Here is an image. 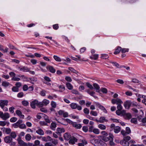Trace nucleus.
Returning a JSON list of instances; mask_svg holds the SVG:
<instances>
[{
  "label": "nucleus",
  "instance_id": "nucleus-40",
  "mask_svg": "<svg viewBox=\"0 0 146 146\" xmlns=\"http://www.w3.org/2000/svg\"><path fill=\"white\" fill-rule=\"evenodd\" d=\"M68 69L69 70H70V71H71V72H73L75 74H77L78 73V72L77 71L75 70L72 67H69L68 68Z\"/></svg>",
  "mask_w": 146,
  "mask_h": 146
},
{
  "label": "nucleus",
  "instance_id": "nucleus-14",
  "mask_svg": "<svg viewBox=\"0 0 146 146\" xmlns=\"http://www.w3.org/2000/svg\"><path fill=\"white\" fill-rule=\"evenodd\" d=\"M38 103V101L36 100L33 101L31 103V106L33 108L35 109L36 108V106H37Z\"/></svg>",
  "mask_w": 146,
  "mask_h": 146
},
{
  "label": "nucleus",
  "instance_id": "nucleus-16",
  "mask_svg": "<svg viewBox=\"0 0 146 146\" xmlns=\"http://www.w3.org/2000/svg\"><path fill=\"white\" fill-rule=\"evenodd\" d=\"M37 128L38 129L36 131V133L40 135H44V132L43 130L40 127H38Z\"/></svg>",
  "mask_w": 146,
  "mask_h": 146
},
{
  "label": "nucleus",
  "instance_id": "nucleus-62",
  "mask_svg": "<svg viewBox=\"0 0 146 146\" xmlns=\"http://www.w3.org/2000/svg\"><path fill=\"white\" fill-rule=\"evenodd\" d=\"M16 87L19 89V88L22 86L21 83L20 82H17L15 84Z\"/></svg>",
  "mask_w": 146,
  "mask_h": 146
},
{
  "label": "nucleus",
  "instance_id": "nucleus-57",
  "mask_svg": "<svg viewBox=\"0 0 146 146\" xmlns=\"http://www.w3.org/2000/svg\"><path fill=\"white\" fill-rule=\"evenodd\" d=\"M11 130L9 128H7L5 129V133L7 134L10 133H11Z\"/></svg>",
  "mask_w": 146,
  "mask_h": 146
},
{
  "label": "nucleus",
  "instance_id": "nucleus-23",
  "mask_svg": "<svg viewBox=\"0 0 146 146\" xmlns=\"http://www.w3.org/2000/svg\"><path fill=\"white\" fill-rule=\"evenodd\" d=\"M121 47L117 46L115 50L114 54H118L121 51Z\"/></svg>",
  "mask_w": 146,
  "mask_h": 146
},
{
  "label": "nucleus",
  "instance_id": "nucleus-30",
  "mask_svg": "<svg viewBox=\"0 0 146 146\" xmlns=\"http://www.w3.org/2000/svg\"><path fill=\"white\" fill-rule=\"evenodd\" d=\"M66 86L68 89L69 90H72L73 88L72 85L70 83H67L66 84Z\"/></svg>",
  "mask_w": 146,
  "mask_h": 146
},
{
  "label": "nucleus",
  "instance_id": "nucleus-54",
  "mask_svg": "<svg viewBox=\"0 0 146 146\" xmlns=\"http://www.w3.org/2000/svg\"><path fill=\"white\" fill-rule=\"evenodd\" d=\"M11 80L15 81H19L20 80V79L18 77L15 76L12 78Z\"/></svg>",
  "mask_w": 146,
  "mask_h": 146
},
{
  "label": "nucleus",
  "instance_id": "nucleus-35",
  "mask_svg": "<svg viewBox=\"0 0 146 146\" xmlns=\"http://www.w3.org/2000/svg\"><path fill=\"white\" fill-rule=\"evenodd\" d=\"M10 84V83L6 81H3L2 83V85L5 87L8 86Z\"/></svg>",
  "mask_w": 146,
  "mask_h": 146
},
{
  "label": "nucleus",
  "instance_id": "nucleus-39",
  "mask_svg": "<svg viewBox=\"0 0 146 146\" xmlns=\"http://www.w3.org/2000/svg\"><path fill=\"white\" fill-rule=\"evenodd\" d=\"M22 104L25 106H27L29 105V103L26 100H23L22 102Z\"/></svg>",
  "mask_w": 146,
  "mask_h": 146
},
{
  "label": "nucleus",
  "instance_id": "nucleus-43",
  "mask_svg": "<svg viewBox=\"0 0 146 146\" xmlns=\"http://www.w3.org/2000/svg\"><path fill=\"white\" fill-rule=\"evenodd\" d=\"M101 58L104 59H107L109 58V56L106 54H101Z\"/></svg>",
  "mask_w": 146,
  "mask_h": 146
},
{
  "label": "nucleus",
  "instance_id": "nucleus-36",
  "mask_svg": "<svg viewBox=\"0 0 146 146\" xmlns=\"http://www.w3.org/2000/svg\"><path fill=\"white\" fill-rule=\"evenodd\" d=\"M53 58L57 62H61L62 60L61 58L56 55H54L53 56Z\"/></svg>",
  "mask_w": 146,
  "mask_h": 146
},
{
  "label": "nucleus",
  "instance_id": "nucleus-27",
  "mask_svg": "<svg viewBox=\"0 0 146 146\" xmlns=\"http://www.w3.org/2000/svg\"><path fill=\"white\" fill-rule=\"evenodd\" d=\"M56 127V124L55 123L53 122L51 123L50 128L52 130H55Z\"/></svg>",
  "mask_w": 146,
  "mask_h": 146
},
{
  "label": "nucleus",
  "instance_id": "nucleus-6",
  "mask_svg": "<svg viewBox=\"0 0 146 146\" xmlns=\"http://www.w3.org/2000/svg\"><path fill=\"white\" fill-rule=\"evenodd\" d=\"M58 114L60 115H62L64 117H68V114L67 112H65L64 110H60L58 111Z\"/></svg>",
  "mask_w": 146,
  "mask_h": 146
},
{
  "label": "nucleus",
  "instance_id": "nucleus-28",
  "mask_svg": "<svg viewBox=\"0 0 146 146\" xmlns=\"http://www.w3.org/2000/svg\"><path fill=\"white\" fill-rule=\"evenodd\" d=\"M21 71L27 72L29 71V68L26 66H22Z\"/></svg>",
  "mask_w": 146,
  "mask_h": 146
},
{
  "label": "nucleus",
  "instance_id": "nucleus-46",
  "mask_svg": "<svg viewBox=\"0 0 146 146\" xmlns=\"http://www.w3.org/2000/svg\"><path fill=\"white\" fill-rule=\"evenodd\" d=\"M93 132L95 134H98L100 133V131L98 129L94 128Z\"/></svg>",
  "mask_w": 146,
  "mask_h": 146
},
{
  "label": "nucleus",
  "instance_id": "nucleus-42",
  "mask_svg": "<svg viewBox=\"0 0 146 146\" xmlns=\"http://www.w3.org/2000/svg\"><path fill=\"white\" fill-rule=\"evenodd\" d=\"M44 118L46 122L48 123H50V120L49 119L47 116L44 115Z\"/></svg>",
  "mask_w": 146,
  "mask_h": 146
},
{
  "label": "nucleus",
  "instance_id": "nucleus-1",
  "mask_svg": "<svg viewBox=\"0 0 146 146\" xmlns=\"http://www.w3.org/2000/svg\"><path fill=\"white\" fill-rule=\"evenodd\" d=\"M64 121L68 122L70 124L72 125L75 128L78 129H80L82 127V125L80 124H78L76 122H73L68 119H62Z\"/></svg>",
  "mask_w": 146,
  "mask_h": 146
},
{
  "label": "nucleus",
  "instance_id": "nucleus-50",
  "mask_svg": "<svg viewBox=\"0 0 146 146\" xmlns=\"http://www.w3.org/2000/svg\"><path fill=\"white\" fill-rule=\"evenodd\" d=\"M51 105L52 107L53 108H55L56 107V103L53 101H51Z\"/></svg>",
  "mask_w": 146,
  "mask_h": 146
},
{
  "label": "nucleus",
  "instance_id": "nucleus-52",
  "mask_svg": "<svg viewBox=\"0 0 146 146\" xmlns=\"http://www.w3.org/2000/svg\"><path fill=\"white\" fill-rule=\"evenodd\" d=\"M46 92V91L45 90H43L40 92V94L41 96H45Z\"/></svg>",
  "mask_w": 146,
  "mask_h": 146
},
{
  "label": "nucleus",
  "instance_id": "nucleus-44",
  "mask_svg": "<svg viewBox=\"0 0 146 146\" xmlns=\"http://www.w3.org/2000/svg\"><path fill=\"white\" fill-rule=\"evenodd\" d=\"M24 96V94L23 92H20L17 94V96L18 98H21L23 97Z\"/></svg>",
  "mask_w": 146,
  "mask_h": 146
},
{
  "label": "nucleus",
  "instance_id": "nucleus-12",
  "mask_svg": "<svg viewBox=\"0 0 146 146\" xmlns=\"http://www.w3.org/2000/svg\"><path fill=\"white\" fill-rule=\"evenodd\" d=\"M78 139L74 137H72L69 140V143L71 145H74L77 142Z\"/></svg>",
  "mask_w": 146,
  "mask_h": 146
},
{
  "label": "nucleus",
  "instance_id": "nucleus-29",
  "mask_svg": "<svg viewBox=\"0 0 146 146\" xmlns=\"http://www.w3.org/2000/svg\"><path fill=\"white\" fill-rule=\"evenodd\" d=\"M57 131L58 133H61L64 132L65 130L63 128H58L57 129Z\"/></svg>",
  "mask_w": 146,
  "mask_h": 146
},
{
  "label": "nucleus",
  "instance_id": "nucleus-13",
  "mask_svg": "<svg viewBox=\"0 0 146 146\" xmlns=\"http://www.w3.org/2000/svg\"><path fill=\"white\" fill-rule=\"evenodd\" d=\"M13 139L9 136H7L4 138V141L7 143H9L12 141Z\"/></svg>",
  "mask_w": 146,
  "mask_h": 146
},
{
  "label": "nucleus",
  "instance_id": "nucleus-17",
  "mask_svg": "<svg viewBox=\"0 0 146 146\" xmlns=\"http://www.w3.org/2000/svg\"><path fill=\"white\" fill-rule=\"evenodd\" d=\"M96 105L99 108L103 110L104 113H107V110L103 106L101 105L99 103H97Z\"/></svg>",
  "mask_w": 146,
  "mask_h": 146
},
{
  "label": "nucleus",
  "instance_id": "nucleus-26",
  "mask_svg": "<svg viewBox=\"0 0 146 146\" xmlns=\"http://www.w3.org/2000/svg\"><path fill=\"white\" fill-rule=\"evenodd\" d=\"M57 98V96L55 94H52V95H49L47 98L51 100H54Z\"/></svg>",
  "mask_w": 146,
  "mask_h": 146
},
{
  "label": "nucleus",
  "instance_id": "nucleus-24",
  "mask_svg": "<svg viewBox=\"0 0 146 146\" xmlns=\"http://www.w3.org/2000/svg\"><path fill=\"white\" fill-rule=\"evenodd\" d=\"M93 86L96 90V91L99 92H100V87L96 83H95L93 84Z\"/></svg>",
  "mask_w": 146,
  "mask_h": 146
},
{
  "label": "nucleus",
  "instance_id": "nucleus-18",
  "mask_svg": "<svg viewBox=\"0 0 146 146\" xmlns=\"http://www.w3.org/2000/svg\"><path fill=\"white\" fill-rule=\"evenodd\" d=\"M124 118L127 119H129L131 117V115L130 113H126L123 115Z\"/></svg>",
  "mask_w": 146,
  "mask_h": 146
},
{
  "label": "nucleus",
  "instance_id": "nucleus-11",
  "mask_svg": "<svg viewBox=\"0 0 146 146\" xmlns=\"http://www.w3.org/2000/svg\"><path fill=\"white\" fill-rule=\"evenodd\" d=\"M23 122V121L22 120L19 119L16 123L13 124V126L15 128L19 127L21 124Z\"/></svg>",
  "mask_w": 146,
  "mask_h": 146
},
{
  "label": "nucleus",
  "instance_id": "nucleus-25",
  "mask_svg": "<svg viewBox=\"0 0 146 146\" xmlns=\"http://www.w3.org/2000/svg\"><path fill=\"white\" fill-rule=\"evenodd\" d=\"M98 54H95L90 56V58L92 60H96L98 58Z\"/></svg>",
  "mask_w": 146,
  "mask_h": 146
},
{
  "label": "nucleus",
  "instance_id": "nucleus-19",
  "mask_svg": "<svg viewBox=\"0 0 146 146\" xmlns=\"http://www.w3.org/2000/svg\"><path fill=\"white\" fill-rule=\"evenodd\" d=\"M47 69L51 72L52 73H54L56 72L55 69L53 67L51 66H48L46 67Z\"/></svg>",
  "mask_w": 146,
  "mask_h": 146
},
{
  "label": "nucleus",
  "instance_id": "nucleus-58",
  "mask_svg": "<svg viewBox=\"0 0 146 146\" xmlns=\"http://www.w3.org/2000/svg\"><path fill=\"white\" fill-rule=\"evenodd\" d=\"M136 95L137 96L139 97L140 98H143V99H146V96H145L141 95L139 94H136Z\"/></svg>",
  "mask_w": 146,
  "mask_h": 146
},
{
  "label": "nucleus",
  "instance_id": "nucleus-59",
  "mask_svg": "<svg viewBox=\"0 0 146 146\" xmlns=\"http://www.w3.org/2000/svg\"><path fill=\"white\" fill-rule=\"evenodd\" d=\"M129 51V49L126 48H123L121 49V51L122 53H125L128 52Z\"/></svg>",
  "mask_w": 146,
  "mask_h": 146
},
{
  "label": "nucleus",
  "instance_id": "nucleus-53",
  "mask_svg": "<svg viewBox=\"0 0 146 146\" xmlns=\"http://www.w3.org/2000/svg\"><path fill=\"white\" fill-rule=\"evenodd\" d=\"M86 84L87 87L89 88L90 89L92 90L93 89V87L92 86L91 84H90L89 83L87 82L86 83Z\"/></svg>",
  "mask_w": 146,
  "mask_h": 146
},
{
  "label": "nucleus",
  "instance_id": "nucleus-10",
  "mask_svg": "<svg viewBox=\"0 0 146 146\" xmlns=\"http://www.w3.org/2000/svg\"><path fill=\"white\" fill-rule=\"evenodd\" d=\"M80 141L81 143H78V146H84V145H86L88 144L87 141L84 138L80 139Z\"/></svg>",
  "mask_w": 146,
  "mask_h": 146
},
{
  "label": "nucleus",
  "instance_id": "nucleus-34",
  "mask_svg": "<svg viewBox=\"0 0 146 146\" xmlns=\"http://www.w3.org/2000/svg\"><path fill=\"white\" fill-rule=\"evenodd\" d=\"M98 127L100 129L102 130H104L106 129V127L105 125L102 124H100L98 125Z\"/></svg>",
  "mask_w": 146,
  "mask_h": 146
},
{
  "label": "nucleus",
  "instance_id": "nucleus-64",
  "mask_svg": "<svg viewBox=\"0 0 146 146\" xmlns=\"http://www.w3.org/2000/svg\"><path fill=\"white\" fill-rule=\"evenodd\" d=\"M23 89L24 91H26L28 89V86L27 85H24L23 87Z\"/></svg>",
  "mask_w": 146,
  "mask_h": 146
},
{
  "label": "nucleus",
  "instance_id": "nucleus-33",
  "mask_svg": "<svg viewBox=\"0 0 146 146\" xmlns=\"http://www.w3.org/2000/svg\"><path fill=\"white\" fill-rule=\"evenodd\" d=\"M42 102L44 106H46L50 102L48 100L44 99L42 100Z\"/></svg>",
  "mask_w": 146,
  "mask_h": 146
},
{
  "label": "nucleus",
  "instance_id": "nucleus-22",
  "mask_svg": "<svg viewBox=\"0 0 146 146\" xmlns=\"http://www.w3.org/2000/svg\"><path fill=\"white\" fill-rule=\"evenodd\" d=\"M120 143L124 146H129V142L124 139L120 141Z\"/></svg>",
  "mask_w": 146,
  "mask_h": 146
},
{
  "label": "nucleus",
  "instance_id": "nucleus-31",
  "mask_svg": "<svg viewBox=\"0 0 146 146\" xmlns=\"http://www.w3.org/2000/svg\"><path fill=\"white\" fill-rule=\"evenodd\" d=\"M9 136L12 138V139H15L17 135L15 132L13 131L10 133Z\"/></svg>",
  "mask_w": 146,
  "mask_h": 146
},
{
  "label": "nucleus",
  "instance_id": "nucleus-15",
  "mask_svg": "<svg viewBox=\"0 0 146 146\" xmlns=\"http://www.w3.org/2000/svg\"><path fill=\"white\" fill-rule=\"evenodd\" d=\"M17 141L18 142V143L19 144L22 146H26V143L24 142L22 140L21 138L19 137L17 139Z\"/></svg>",
  "mask_w": 146,
  "mask_h": 146
},
{
  "label": "nucleus",
  "instance_id": "nucleus-45",
  "mask_svg": "<svg viewBox=\"0 0 146 146\" xmlns=\"http://www.w3.org/2000/svg\"><path fill=\"white\" fill-rule=\"evenodd\" d=\"M7 123V122L5 121H0V126H4Z\"/></svg>",
  "mask_w": 146,
  "mask_h": 146
},
{
  "label": "nucleus",
  "instance_id": "nucleus-55",
  "mask_svg": "<svg viewBox=\"0 0 146 146\" xmlns=\"http://www.w3.org/2000/svg\"><path fill=\"white\" fill-rule=\"evenodd\" d=\"M83 111L85 114H88L89 113V110L87 108H85L84 109Z\"/></svg>",
  "mask_w": 146,
  "mask_h": 146
},
{
  "label": "nucleus",
  "instance_id": "nucleus-38",
  "mask_svg": "<svg viewBox=\"0 0 146 146\" xmlns=\"http://www.w3.org/2000/svg\"><path fill=\"white\" fill-rule=\"evenodd\" d=\"M131 122L133 123L137 124V119L135 118H132L131 120Z\"/></svg>",
  "mask_w": 146,
  "mask_h": 146
},
{
  "label": "nucleus",
  "instance_id": "nucleus-8",
  "mask_svg": "<svg viewBox=\"0 0 146 146\" xmlns=\"http://www.w3.org/2000/svg\"><path fill=\"white\" fill-rule=\"evenodd\" d=\"M132 102L130 100H127L124 103V106L126 109H128L131 106Z\"/></svg>",
  "mask_w": 146,
  "mask_h": 146
},
{
  "label": "nucleus",
  "instance_id": "nucleus-21",
  "mask_svg": "<svg viewBox=\"0 0 146 146\" xmlns=\"http://www.w3.org/2000/svg\"><path fill=\"white\" fill-rule=\"evenodd\" d=\"M16 113L20 118L23 119L24 118V115L22 114L21 112L19 110H17L16 111Z\"/></svg>",
  "mask_w": 146,
  "mask_h": 146
},
{
  "label": "nucleus",
  "instance_id": "nucleus-37",
  "mask_svg": "<svg viewBox=\"0 0 146 146\" xmlns=\"http://www.w3.org/2000/svg\"><path fill=\"white\" fill-rule=\"evenodd\" d=\"M25 139L28 141H30L31 138V136L29 134H27L25 137Z\"/></svg>",
  "mask_w": 146,
  "mask_h": 146
},
{
  "label": "nucleus",
  "instance_id": "nucleus-4",
  "mask_svg": "<svg viewBox=\"0 0 146 146\" xmlns=\"http://www.w3.org/2000/svg\"><path fill=\"white\" fill-rule=\"evenodd\" d=\"M107 136H102L101 137L102 140L105 142L108 141L110 139L113 140V136L112 134L110 133L109 136L107 137Z\"/></svg>",
  "mask_w": 146,
  "mask_h": 146
},
{
  "label": "nucleus",
  "instance_id": "nucleus-61",
  "mask_svg": "<svg viewBox=\"0 0 146 146\" xmlns=\"http://www.w3.org/2000/svg\"><path fill=\"white\" fill-rule=\"evenodd\" d=\"M71 92L72 94H79V92L76 90L74 89Z\"/></svg>",
  "mask_w": 146,
  "mask_h": 146
},
{
  "label": "nucleus",
  "instance_id": "nucleus-41",
  "mask_svg": "<svg viewBox=\"0 0 146 146\" xmlns=\"http://www.w3.org/2000/svg\"><path fill=\"white\" fill-rule=\"evenodd\" d=\"M12 90L13 92H18L19 91V89L16 86H13L12 88Z\"/></svg>",
  "mask_w": 146,
  "mask_h": 146
},
{
  "label": "nucleus",
  "instance_id": "nucleus-3",
  "mask_svg": "<svg viewBox=\"0 0 146 146\" xmlns=\"http://www.w3.org/2000/svg\"><path fill=\"white\" fill-rule=\"evenodd\" d=\"M71 108L73 109H77L78 111L82 110V107L76 103H72L70 105Z\"/></svg>",
  "mask_w": 146,
  "mask_h": 146
},
{
  "label": "nucleus",
  "instance_id": "nucleus-5",
  "mask_svg": "<svg viewBox=\"0 0 146 146\" xmlns=\"http://www.w3.org/2000/svg\"><path fill=\"white\" fill-rule=\"evenodd\" d=\"M110 128L113 129L114 132L116 133H117L121 131V128L119 126H115L114 124H112L110 126Z\"/></svg>",
  "mask_w": 146,
  "mask_h": 146
},
{
  "label": "nucleus",
  "instance_id": "nucleus-47",
  "mask_svg": "<svg viewBox=\"0 0 146 146\" xmlns=\"http://www.w3.org/2000/svg\"><path fill=\"white\" fill-rule=\"evenodd\" d=\"M40 141L38 140H36L34 142V146H38L40 145Z\"/></svg>",
  "mask_w": 146,
  "mask_h": 146
},
{
  "label": "nucleus",
  "instance_id": "nucleus-20",
  "mask_svg": "<svg viewBox=\"0 0 146 146\" xmlns=\"http://www.w3.org/2000/svg\"><path fill=\"white\" fill-rule=\"evenodd\" d=\"M64 137L65 139L68 140L71 138V135L69 133H66L64 134Z\"/></svg>",
  "mask_w": 146,
  "mask_h": 146
},
{
  "label": "nucleus",
  "instance_id": "nucleus-63",
  "mask_svg": "<svg viewBox=\"0 0 146 146\" xmlns=\"http://www.w3.org/2000/svg\"><path fill=\"white\" fill-rule=\"evenodd\" d=\"M53 29L55 30H57L59 28V26L58 24H56L53 25Z\"/></svg>",
  "mask_w": 146,
  "mask_h": 146
},
{
  "label": "nucleus",
  "instance_id": "nucleus-48",
  "mask_svg": "<svg viewBox=\"0 0 146 146\" xmlns=\"http://www.w3.org/2000/svg\"><path fill=\"white\" fill-rule=\"evenodd\" d=\"M101 91L104 94H106L108 91L106 88H101Z\"/></svg>",
  "mask_w": 146,
  "mask_h": 146
},
{
  "label": "nucleus",
  "instance_id": "nucleus-9",
  "mask_svg": "<svg viewBox=\"0 0 146 146\" xmlns=\"http://www.w3.org/2000/svg\"><path fill=\"white\" fill-rule=\"evenodd\" d=\"M8 101L7 100H1L0 101V107L1 108L7 106L8 104Z\"/></svg>",
  "mask_w": 146,
  "mask_h": 146
},
{
  "label": "nucleus",
  "instance_id": "nucleus-60",
  "mask_svg": "<svg viewBox=\"0 0 146 146\" xmlns=\"http://www.w3.org/2000/svg\"><path fill=\"white\" fill-rule=\"evenodd\" d=\"M15 109V108L14 107L12 106L9 108V111L11 113H13L14 112V110Z\"/></svg>",
  "mask_w": 146,
  "mask_h": 146
},
{
  "label": "nucleus",
  "instance_id": "nucleus-2",
  "mask_svg": "<svg viewBox=\"0 0 146 146\" xmlns=\"http://www.w3.org/2000/svg\"><path fill=\"white\" fill-rule=\"evenodd\" d=\"M0 117L3 120H6L10 117V114L7 112L4 113L2 111H0Z\"/></svg>",
  "mask_w": 146,
  "mask_h": 146
},
{
  "label": "nucleus",
  "instance_id": "nucleus-51",
  "mask_svg": "<svg viewBox=\"0 0 146 146\" xmlns=\"http://www.w3.org/2000/svg\"><path fill=\"white\" fill-rule=\"evenodd\" d=\"M90 114L92 115L96 116L98 115L96 111H90Z\"/></svg>",
  "mask_w": 146,
  "mask_h": 146
},
{
  "label": "nucleus",
  "instance_id": "nucleus-56",
  "mask_svg": "<svg viewBox=\"0 0 146 146\" xmlns=\"http://www.w3.org/2000/svg\"><path fill=\"white\" fill-rule=\"evenodd\" d=\"M19 128L21 129H25L26 128V126L25 124L21 123Z\"/></svg>",
  "mask_w": 146,
  "mask_h": 146
},
{
  "label": "nucleus",
  "instance_id": "nucleus-32",
  "mask_svg": "<svg viewBox=\"0 0 146 146\" xmlns=\"http://www.w3.org/2000/svg\"><path fill=\"white\" fill-rule=\"evenodd\" d=\"M108 120L106 119L104 117H101L100 118L99 122L101 123H103L104 122H107Z\"/></svg>",
  "mask_w": 146,
  "mask_h": 146
},
{
  "label": "nucleus",
  "instance_id": "nucleus-49",
  "mask_svg": "<svg viewBox=\"0 0 146 146\" xmlns=\"http://www.w3.org/2000/svg\"><path fill=\"white\" fill-rule=\"evenodd\" d=\"M17 120V118L15 117H13L11 118L10 120L11 122L12 123L15 122Z\"/></svg>",
  "mask_w": 146,
  "mask_h": 146
},
{
  "label": "nucleus",
  "instance_id": "nucleus-7",
  "mask_svg": "<svg viewBox=\"0 0 146 146\" xmlns=\"http://www.w3.org/2000/svg\"><path fill=\"white\" fill-rule=\"evenodd\" d=\"M111 103L113 104H116L118 105L119 104H122L123 102L120 99L117 98L116 99H112L111 100Z\"/></svg>",
  "mask_w": 146,
  "mask_h": 146
}]
</instances>
